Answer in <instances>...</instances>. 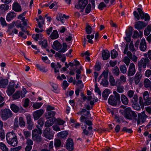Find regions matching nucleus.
<instances>
[{
  "label": "nucleus",
  "instance_id": "obj_1",
  "mask_svg": "<svg viewBox=\"0 0 151 151\" xmlns=\"http://www.w3.org/2000/svg\"><path fill=\"white\" fill-rule=\"evenodd\" d=\"M124 115L125 118L130 120L132 119V116L133 117L135 120L137 121V124H139L142 121L141 114L140 113H138L137 118V115L134 111H132L131 109L129 107L124 109Z\"/></svg>",
  "mask_w": 151,
  "mask_h": 151
},
{
  "label": "nucleus",
  "instance_id": "obj_2",
  "mask_svg": "<svg viewBox=\"0 0 151 151\" xmlns=\"http://www.w3.org/2000/svg\"><path fill=\"white\" fill-rule=\"evenodd\" d=\"M52 46V48L55 50H60L59 52H65L66 50L67 47L66 43H63V48L61 49L62 47L61 45L57 40H56L54 42Z\"/></svg>",
  "mask_w": 151,
  "mask_h": 151
},
{
  "label": "nucleus",
  "instance_id": "obj_3",
  "mask_svg": "<svg viewBox=\"0 0 151 151\" xmlns=\"http://www.w3.org/2000/svg\"><path fill=\"white\" fill-rule=\"evenodd\" d=\"M12 113L9 109H5L1 110L0 116L1 118L4 120H6L12 116Z\"/></svg>",
  "mask_w": 151,
  "mask_h": 151
},
{
  "label": "nucleus",
  "instance_id": "obj_4",
  "mask_svg": "<svg viewBox=\"0 0 151 151\" xmlns=\"http://www.w3.org/2000/svg\"><path fill=\"white\" fill-rule=\"evenodd\" d=\"M138 66L139 72L136 73L134 78L135 82L136 84H137L139 83L142 77L141 73V70H142V61L141 60L138 62Z\"/></svg>",
  "mask_w": 151,
  "mask_h": 151
},
{
  "label": "nucleus",
  "instance_id": "obj_5",
  "mask_svg": "<svg viewBox=\"0 0 151 151\" xmlns=\"http://www.w3.org/2000/svg\"><path fill=\"white\" fill-rule=\"evenodd\" d=\"M150 19V17L147 13H145L142 11V28L146 27Z\"/></svg>",
  "mask_w": 151,
  "mask_h": 151
},
{
  "label": "nucleus",
  "instance_id": "obj_6",
  "mask_svg": "<svg viewBox=\"0 0 151 151\" xmlns=\"http://www.w3.org/2000/svg\"><path fill=\"white\" fill-rule=\"evenodd\" d=\"M14 85L15 83L14 81H11L9 83L6 91L7 93L9 96L12 95L15 91Z\"/></svg>",
  "mask_w": 151,
  "mask_h": 151
},
{
  "label": "nucleus",
  "instance_id": "obj_7",
  "mask_svg": "<svg viewBox=\"0 0 151 151\" xmlns=\"http://www.w3.org/2000/svg\"><path fill=\"white\" fill-rule=\"evenodd\" d=\"M66 146L67 149L69 151H72L73 149V139L68 138L66 141Z\"/></svg>",
  "mask_w": 151,
  "mask_h": 151
},
{
  "label": "nucleus",
  "instance_id": "obj_8",
  "mask_svg": "<svg viewBox=\"0 0 151 151\" xmlns=\"http://www.w3.org/2000/svg\"><path fill=\"white\" fill-rule=\"evenodd\" d=\"M37 129H35L32 132V139L39 136V134L41 135L42 134V129L40 128L39 125H37L36 126Z\"/></svg>",
  "mask_w": 151,
  "mask_h": 151
},
{
  "label": "nucleus",
  "instance_id": "obj_9",
  "mask_svg": "<svg viewBox=\"0 0 151 151\" xmlns=\"http://www.w3.org/2000/svg\"><path fill=\"white\" fill-rule=\"evenodd\" d=\"M88 4V1L86 0H80L78 4L75 5V7L77 9H83Z\"/></svg>",
  "mask_w": 151,
  "mask_h": 151
},
{
  "label": "nucleus",
  "instance_id": "obj_10",
  "mask_svg": "<svg viewBox=\"0 0 151 151\" xmlns=\"http://www.w3.org/2000/svg\"><path fill=\"white\" fill-rule=\"evenodd\" d=\"M43 113L44 110L41 109L34 111L33 114L34 120L38 119Z\"/></svg>",
  "mask_w": 151,
  "mask_h": 151
},
{
  "label": "nucleus",
  "instance_id": "obj_11",
  "mask_svg": "<svg viewBox=\"0 0 151 151\" xmlns=\"http://www.w3.org/2000/svg\"><path fill=\"white\" fill-rule=\"evenodd\" d=\"M135 66L134 64L133 63H130L128 71V76H133L135 73Z\"/></svg>",
  "mask_w": 151,
  "mask_h": 151
},
{
  "label": "nucleus",
  "instance_id": "obj_12",
  "mask_svg": "<svg viewBox=\"0 0 151 151\" xmlns=\"http://www.w3.org/2000/svg\"><path fill=\"white\" fill-rule=\"evenodd\" d=\"M50 128L49 127H47L45 129L43 132V134L46 138L50 139H52L53 137L52 135L50 134Z\"/></svg>",
  "mask_w": 151,
  "mask_h": 151
},
{
  "label": "nucleus",
  "instance_id": "obj_13",
  "mask_svg": "<svg viewBox=\"0 0 151 151\" xmlns=\"http://www.w3.org/2000/svg\"><path fill=\"white\" fill-rule=\"evenodd\" d=\"M69 17V16H67L64 14H62V13H60L57 16L56 19L58 21H60L63 23L64 22V19L63 18L68 19Z\"/></svg>",
  "mask_w": 151,
  "mask_h": 151
},
{
  "label": "nucleus",
  "instance_id": "obj_14",
  "mask_svg": "<svg viewBox=\"0 0 151 151\" xmlns=\"http://www.w3.org/2000/svg\"><path fill=\"white\" fill-rule=\"evenodd\" d=\"M119 102L118 101L114 98L113 96L111 95L109 96L108 99V103L110 105L116 106L117 105V103Z\"/></svg>",
  "mask_w": 151,
  "mask_h": 151
},
{
  "label": "nucleus",
  "instance_id": "obj_15",
  "mask_svg": "<svg viewBox=\"0 0 151 151\" xmlns=\"http://www.w3.org/2000/svg\"><path fill=\"white\" fill-rule=\"evenodd\" d=\"M56 120V118L53 117L46 121L45 123V126L47 128L52 126L54 123V122H55Z\"/></svg>",
  "mask_w": 151,
  "mask_h": 151
},
{
  "label": "nucleus",
  "instance_id": "obj_16",
  "mask_svg": "<svg viewBox=\"0 0 151 151\" xmlns=\"http://www.w3.org/2000/svg\"><path fill=\"white\" fill-rule=\"evenodd\" d=\"M102 56L104 60H107L110 57V53L107 50H103Z\"/></svg>",
  "mask_w": 151,
  "mask_h": 151
},
{
  "label": "nucleus",
  "instance_id": "obj_17",
  "mask_svg": "<svg viewBox=\"0 0 151 151\" xmlns=\"http://www.w3.org/2000/svg\"><path fill=\"white\" fill-rule=\"evenodd\" d=\"M138 12L135 11L133 12L135 18L137 20H139L140 18L142 19V9L140 8L137 9Z\"/></svg>",
  "mask_w": 151,
  "mask_h": 151
},
{
  "label": "nucleus",
  "instance_id": "obj_18",
  "mask_svg": "<svg viewBox=\"0 0 151 151\" xmlns=\"http://www.w3.org/2000/svg\"><path fill=\"white\" fill-rule=\"evenodd\" d=\"M12 9L16 12H21L22 11L21 6L17 2L14 3L12 6Z\"/></svg>",
  "mask_w": 151,
  "mask_h": 151
},
{
  "label": "nucleus",
  "instance_id": "obj_19",
  "mask_svg": "<svg viewBox=\"0 0 151 151\" xmlns=\"http://www.w3.org/2000/svg\"><path fill=\"white\" fill-rule=\"evenodd\" d=\"M120 99L122 102L125 105H127L129 103V100L127 97L124 94L121 95Z\"/></svg>",
  "mask_w": 151,
  "mask_h": 151
},
{
  "label": "nucleus",
  "instance_id": "obj_20",
  "mask_svg": "<svg viewBox=\"0 0 151 151\" xmlns=\"http://www.w3.org/2000/svg\"><path fill=\"white\" fill-rule=\"evenodd\" d=\"M8 83V80L6 79L0 80V88H5Z\"/></svg>",
  "mask_w": 151,
  "mask_h": 151
},
{
  "label": "nucleus",
  "instance_id": "obj_21",
  "mask_svg": "<svg viewBox=\"0 0 151 151\" xmlns=\"http://www.w3.org/2000/svg\"><path fill=\"white\" fill-rule=\"evenodd\" d=\"M7 142L9 144L13 146H17L18 143L17 137H14V138L12 139L9 141H8Z\"/></svg>",
  "mask_w": 151,
  "mask_h": 151
},
{
  "label": "nucleus",
  "instance_id": "obj_22",
  "mask_svg": "<svg viewBox=\"0 0 151 151\" xmlns=\"http://www.w3.org/2000/svg\"><path fill=\"white\" fill-rule=\"evenodd\" d=\"M16 17L15 13L14 12H11L8 14L6 19L7 21H10Z\"/></svg>",
  "mask_w": 151,
  "mask_h": 151
},
{
  "label": "nucleus",
  "instance_id": "obj_23",
  "mask_svg": "<svg viewBox=\"0 0 151 151\" xmlns=\"http://www.w3.org/2000/svg\"><path fill=\"white\" fill-rule=\"evenodd\" d=\"M144 85L145 87L149 88L151 91V82L148 79L146 78L145 80Z\"/></svg>",
  "mask_w": 151,
  "mask_h": 151
},
{
  "label": "nucleus",
  "instance_id": "obj_24",
  "mask_svg": "<svg viewBox=\"0 0 151 151\" xmlns=\"http://www.w3.org/2000/svg\"><path fill=\"white\" fill-rule=\"evenodd\" d=\"M16 136L15 134L13 132H9L6 135V139L7 142L8 141H9L12 138H14V137H16Z\"/></svg>",
  "mask_w": 151,
  "mask_h": 151
},
{
  "label": "nucleus",
  "instance_id": "obj_25",
  "mask_svg": "<svg viewBox=\"0 0 151 151\" xmlns=\"http://www.w3.org/2000/svg\"><path fill=\"white\" fill-rule=\"evenodd\" d=\"M68 134V132L65 131H63L59 133L58 134V136L59 137L62 138H66Z\"/></svg>",
  "mask_w": 151,
  "mask_h": 151
},
{
  "label": "nucleus",
  "instance_id": "obj_26",
  "mask_svg": "<svg viewBox=\"0 0 151 151\" xmlns=\"http://www.w3.org/2000/svg\"><path fill=\"white\" fill-rule=\"evenodd\" d=\"M10 108L11 110L15 113L18 112L20 109L19 108L14 104H12L11 105Z\"/></svg>",
  "mask_w": 151,
  "mask_h": 151
},
{
  "label": "nucleus",
  "instance_id": "obj_27",
  "mask_svg": "<svg viewBox=\"0 0 151 151\" xmlns=\"http://www.w3.org/2000/svg\"><path fill=\"white\" fill-rule=\"evenodd\" d=\"M56 112L55 111H49L46 113L45 117L47 119H48L54 116Z\"/></svg>",
  "mask_w": 151,
  "mask_h": 151
},
{
  "label": "nucleus",
  "instance_id": "obj_28",
  "mask_svg": "<svg viewBox=\"0 0 151 151\" xmlns=\"http://www.w3.org/2000/svg\"><path fill=\"white\" fill-rule=\"evenodd\" d=\"M135 28L139 30L140 33V36L141 35V32L140 30L142 29V22L140 21L135 22Z\"/></svg>",
  "mask_w": 151,
  "mask_h": 151
},
{
  "label": "nucleus",
  "instance_id": "obj_29",
  "mask_svg": "<svg viewBox=\"0 0 151 151\" xmlns=\"http://www.w3.org/2000/svg\"><path fill=\"white\" fill-rule=\"evenodd\" d=\"M151 31V24L147 25V27L144 30V35L146 36H148Z\"/></svg>",
  "mask_w": 151,
  "mask_h": 151
},
{
  "label": "nucleus",
  "instance_id": "obj_30",
  "mask_svg": "<svg viewBox=\"0 0 151 151\" xmlns=\"http://www.w3.org/2000/svg\"><path fill=\"white\" fill-rule=\"evenodd\" d=\"M50 37L52 39H55L58 38L59 37L57 31L56 30H54L50 35Z\"/></svg>",
  "mask_w": 151,
  "mask_h": 151
},
{
  "label": "nucleus",
  "instance_id": "obj_31",
  "mask_svg": "<svg viewBox=\"0 0 151 151\" xmlns=\"http://www.w3.org/2000/svg\"><path fill=\"white\" fill-rule=\"evenodd\" d=\"M39 44L40 45H42V48H45L48 46L47 41L46 40L39 41Z\"/></svg>",
  "mask_w": 151,
  "mask_h": 151
},
{
  "label": "nucleus",
  "instance_id": "obj_32",
  "mask_svg": "<svg viewBox=\"0 0 151 151\" xmlns=\"http://www.w3.org/2000/svg\"><path fill=\"white\" fill-rule=\"evenodd\" d=\"M109 93V91L108 89H106L102 93V96L104 100H106Z\"/></svg>",
  "mask_w": 151,
  "mask_h": 151
},
{
  "label": "nucleus",
  "instance_id": "obj_33",
  "mask_svg": "<svg viewBox=\"0 0 151 151\" xmlns=\"http://www.w3.org/2000/svg\"><path fill=\"white\" fill-rule=\"evenodd\" d=\"M114 94L113 97L116 100H117L119 102H120V95L116 91H114L113 92Z\"/></svg>",
  "mask_w": 151,
  "mask_h": 151
},
{
  "label": "nucleus",
  "instance_id": "obj_34",
  "mask_svg": "<svg viewBox=\"0 0 151 151\" xmlns=\"http://www.w3.org/2000/svg\"><path fill=\"white\" fill-rule=\"evenodd\" d=\"M112 73L116 76H118L119 75V69L117 66L115 67L114 68L112 69Z\"/></svg>",
  "mask_w": 151,
  "mask_h": 151
},
{
  "label": "nucleus",
  "instance_id": "obj_35",
  "mask_svg": "<svg viewBox=\"0 0 151 151\" xmlns=\"http://www.w3.org/2000/svg\"><path fill=\"white\" fill-rule=\"evenodd\" d=\"M132 31V27H129L128 30H127L126 32V34L127 36L129 37H131Z\"/></svg>",
  "mask_w": 151,
  "mask_h": 151
},
{
  "label": "nucleus",
  "instance_id": "obj_36",
  "mask_svg": "<svg viewBox=\"0 0 151 151\" xmlns=\"http://www.w3.org/2000/svg\"><path fill=\"white\" fill-rule=\"evenodd\" d=\"M61 145V142L60 140L56 139L55 140L54 146L56 148L59 147Z\"/></svg>",
  "mask_w": 151,
  "mask_h": 151
},
{
  "label": "nucleus",
  "instance_id": "obj_37",
  "mask_svg": "<svg viewBox=\"0 0 151 151\" xmlns=\"http://www.w3.org/2000/svg\"><path fill=\"white\" fill-rule=\"evenodd\" d=\"M144 101H145L144 103L142 102V109L144 108V105L145 106H148L151 104V98L144 100Z\"/></svg>",
  "mask_w": 151,
  "mask_h": 151
},
{
  "label": "nucleus",
  "instance_id": "obj_38",
  "mask_svg": "<svg viewBox=\"0 0 151 151\" xmlns=\"http://www.w3.org/2000/svg\"><path fill=\"white\" fill-rule=\"evenodd\" d=\"M109 82L111 86H115L116 85V83L115 82L114 79L112 76H109Z\"/></svg>",
  "mask_w": 151,
  "mask_h": 151
},
{
  "label": "nucleus",
  "instance_id": "obj_39",
  "mask_svg": "<svg viewBox=\"0 0 151 151\" xmlns=\"http://www.w3.org/2000/svg\"><path fill=\"white\" fill-rule=\"evenodd\" d=\"M0 149L3 151H8V149L6 146L3 143H0Z\"/></svg>",
  "mask_w": 151,
  "mask_h": 151
},
{
  "label": "nucleus",
  "instance_id": "obj_40",
  "mask_svg": "<svg viewBox=\"0 0 151 151\" xmlns=\"http://www.w3.org/2000/svg\"><path fill=\"white\" fill-rule=\"evenodd\" d=\"M86 33L88 34H90L92 32V28L91 26H89L88 24H86Z\"/></svg>",
  "mask_w": 151,
  "mask_h": 151
},
{
  "label": "nucleus",
  "instance_id": "obj_41",
  "mask_svg": "<svg viewBox=\"0 0 151 151\" xmlns=\"http://www.w3.org/2000/svg\"><path fill=\"white\" fill-rule=\"evenodd\" d=\"M111 57L113 59L117 57L118 55L117 52L115 50H113L111 51Z\"/></svg>",
  "mask_w": 151,
  "mask_h": 151
},
{
  "label": "nucleus",
  "instance_id": "obj_42",
  "mask_svg": "<svg viewBox=\"0 0 151 151\" xmlns=\"http://www.w3.org/2000/svg\"><path fill=\"white\" fill-rule=\"evenodd\" d=\"M94 37V35H88L86 36V38L88 40V42L91 44H93V40L92 39H93Z\"/></svg>",
  "mask_w": 151,
  "mask_h": 151
},
{
  "label": "nucleus",
  "instance_id": "obj_43",
  "mask_svg": "<svg viewBox=\"0 0 151 151\" xmlns=\"http://www.w3.org/2000/svg\"><path fill=\"white\" fill-rule=\"evenodd\" d=\"M120 69L121 72L123 73H125L127 71V68L126 66L124 65H121L119 67Z\"/></svg>",
  "mask_w": 151,
  "mask_h": 151
},
{
  "label": "nucleus",
  "instance_id": "obj_44",
  "mask_svg": "<svg viewBox=\"0 0 151 151\" xmlns=\"http://www.w3.org/2000/svg\"><path fill=\"white\" fill-rule=\"evenodd\" d=\"M42 105V103H35L33 104L32 106L34 109H37L40 108Z\"/></svg>",
  "mask_w": 151,
  "mask_h": 151
},
{
  "label": "nucleus",
  "instance_id": "obj_45",
  "mask_svg": "<svg viewBox=\"0 0 151 151\" xmlns=\"http://www.w3.org/2000/svg\"><path fill=\"white\" fill-rule=\"evenodd\" d=\"M130 59L128 57L126 56L124 58L122 61L124 62L125 63V64L127 66H128L130 62Z\"/></svg>",
  "mask_w": 151,
  "mask_h": 151
},
{
  "label": "nucleus",
  "instance_id": "obj_46",
  "mask_svg": "<svg viewBox=\"0 0 151 151\" xmlns=\"http://www.w3.org/2000/svg\"><path fill=\"white\" fill-rule=\"evenodd\" d=\"M124 88L123 86H119L117 87L116 91L119 93H122L124 91Z\"/></svg>",
  "mask_w": 151,
  "mask_h": 151
},
{
  "label": "nucleus",
  "instance_id": "obj_47",
  "mask_svg": "<svg viewBox=\"0 0 151 151\" xmlns=\"http://www.w3.org/2000/svg\"><path fill=\"white\" fill-rule=\"evenodd\" d=\"M20 91H17L13 96V98L15 99H17L19 98L20 96Z\"/></svg>",
  "mask_w": 151,
  "mask_h": 151
},
{
  "label": "nucleus",
  "instance_id": "obj_48",
  "mask_svg": "<svg viewBox=\"0 0 151 151\" xmlns=\"http://www.w3.org/2000/svg\"><path fill=\"white\" fill-rule=\"evenodd\" d=\"M9 8V6L6 4H1L0 6V8L1 10H7Z\"/></svg>",
  "mask_w": 151,
  "mask_h": 151
},
{
  "label": "nucleus",
  "instance_id": "obj_49",
  "mask_svg": "<svg viewBox=\"0 0 151 151\" xmlns=\"http://www.w3.org/2000/svg\"><path fill=\"white\" fill-rule=\"evenodd\" d=\"M23 134L25 136L26 139H28L31 136V132L28 131H24L23 132Z\"/></svg>",
  "mask_w": 151,
  "mask_h": 151
},
{
  "label": "nucleus",
  "instance_id": "obj_50",
  "mask_svg": "<svg viewBox=\"0 0 151 151\" xmlns=\"http://www.w3.org/2000/svg\"><path fill=\"white\" fill-rule=\"evenodd\" d=\"M55 122H56V123L60 125H63L65 123V121L62 120L60 119H56Z\"/></svg>",
  "mask_w": 151,
  "mask_h": 151
},
{
  "label": "nucleus",
  "instance_id": "obj_51",
  "mask_svg": "<svg viewBox=\"0 0 151 151\" xmlns=\"http://www.w3.org/2000/svg\"><path fill=\"white\" fill-rule=\"evenodd\" d=\"M107 79L104 78L103 79L100 83L102 85L104 86H107L108 84V82Z\"/></svg>",
  "mask_w": 151,
  "mask_h": 151
},
{
  "label": "nucleus",
  "instance_id": "obj_52",
  "mask_svg": "<svg viewBox=\"0 0 151 151\" xmlns=\"http://www.w3.org/2000/svg\"><path fill=\"white\" fill-rule=\"evenodd\" d=\"M19 123L21 126L24 127L25 125V122L24 121L22 117H20L19 119Z\"/></svg>",
  "mask_w": 151,
  "mask_h": 151
},
{
  "label": "nucleus",
  "instance_id": "obj_53",
  "mask_svg": "<svg viewBox=\"0 0 151 151\" xmlns=\"http://www.w3.org/2000/svg\"><path fill=\"white\" fill-rule=\"evenodd\" d=\"M76 85L80 89H82L83 87V85L81 80L78 81L76 82Z\"/></svg>",
  "mask_w": 151,
  "mask_h": 151
},
{
  "label": "nucleus",
  "instance_id": "obj_54",
  "mask_svg": "<svg viewBox=\"0 0 151 151\" xmlns=\"http://www.w3.org/2000/svg\"><path fill=\"white\" fill-rule=\"evenodd\" d=\"M109 70L107 68L102 73L104 78L107 79L108 76Z\"/></svg>",
  "mask_w": 151,
  "mask_h": 151
},
{
  "label": "nucleus",
  "instance_id": "obj_55",
  "mask_svg": "<svg viewBox=\"0 0 151 151\" xmlns=\"http://www.w3.org/2000/svg\"><path fill=\"white\" fill-rule=\"evenodd\" d=\"M143 96L144 100L151 98L149 97V93L147 91H145L144 92Z\"/></svg>",
  "mask_w": 151,
  "mask_h": 151
},
{
  "label": "nucleus",
  "instance_id": "obj_56",
  "mask_svg": "<svg viewBox=\"0 0 151 151\" xmlns=\"http://www.w3.org/2000/svg\"><path fill=\"white\" fill-rule=\"evenodd\" d=\"M147 48L146 43L145 39H142V51H145Z\"/></svg>",
  "mask_w": 151,
  "mask_h": 151
},
{
  "label": "nucleus",
  "instance_id": "obj_57",
  "mask_svg": "<svg viewBox=\"0 0 151 151\" xmlns=\"http://www.w3.org/2000/svg\"><path fill=\"white\" fill-rule=\"evenodd\" d=\"M38 124L40 125V128L42 127L44 123V121L42 119L40 118L37 121Z\"/></svg>",
  "mask_w": 151,
  "mask_h": 151
},
{
  "label": "nucleus",
  "instance_id": "obj_58",
  "mask_svg": "<svg viewBox=\"0 0 151 151\" xmlns=\"http://www.w3.org/2000/svg\"><path fill=\"white\" fill-rule=\"evenodd\" d=\"M122 131L126 132L129 133H132L133 132L132 129H128L126 127H124L123 128Z\"/></svg>",
  "mask_w": 151,
  "mask_h": 151
},
{
  "label": "nucleus",
  "instance_id": "obj_59",
  "mask_svg": "<svg viewBox=\"0 0 151 151\" xmlns=\"http://www.w3.org/2000/svg\"><path fill=\"white\" fill-rule=\"evenodd\" d=\"M106 5L103 2H101L98 6V8L100 10H102L104 7H106Z\"/></svg>",
  "mask_w": 151,
  "mask_h": 151
},
{
  "label": "nucleus",
  "instance_id": "obj_60",
  "mask_svg": "<svg viewBox=\"0 0 151 151\" xmlns=\"http://www.w3.org/2000/svg\"><path fill=\"white\" fill-rule=\"evenodd\" d=\"M0 21L1 24L3 26H7V23L6 22L5 19L2 17L0 19Z\"/></svg>",
  "mask_w": 151,
  "mask_h": 151
},
{
  "label": "nucleus",
  "instance_id": "obj_61",
  "mask_svg": "<svg viewBox=\"0 0 151 151\" xmlns=\"http://www.w3.org/2000/svg\"><path fill=\"white\" fill-rule=\"evenodd\" d=\"M91 6L90 4H88L86 9L85 11L86 13H89L91 10Z\"/></svg>",
  "mask_w": 151,
  "mask_h": 151
},
{
  "label": "nucleus",
  "instance_id": "obj_62",
  "mask_svg": "<svg viewBox=\"0 0 151 151\" xmlns=\"http://www.w3.org/2000/svg\"><path fill=\"white\" fill-rule=\"evenodd\" d=\"M52 128L54 131L56 132L59 131L61 130L59 126L57 125H54L52 126Z\"/></svg>",
  "mask_w": 151,
  "mask_h": 151
},
{
  "label": "nucleus",
  "instance_id": "obj_63",
  "mask_svg": "<svg viewBox=\"0 0 151 151\" xmlns=\"http://www.w3.org/2000/svg\"><path fill=\"white\" fill-rule=\"evenodd\" d=\"M33 139V140L39 143L42 142V139L40 136H39Z\"/></svg>",
  "mask_w": 151,
  "mask_h": 151
},
{
  "label": "nucleus",
  "instance_id": "obj_64",
  "mask_svg": "<svg viewBox=\"0 0 151 151\" xmlns=\"http://www.w3.org/2000/svg\"><path fill=\"white\" fill-rule=\"evenodd\" d=\"M26 143L28 145H33V142L32 139L28 138L27 139Z\"/></svg>",
  "mask_w": 151,
  "mask_h": 151
}]
</instances>
